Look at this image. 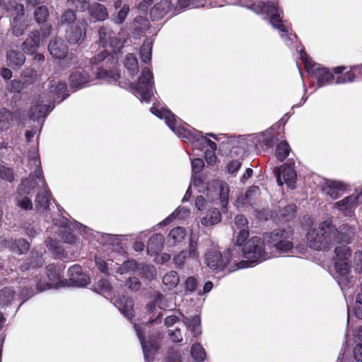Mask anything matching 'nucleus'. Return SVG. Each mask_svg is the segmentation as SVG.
Here are the masks:
<instances>
[{"label":"nucleus","mask_w":362,"mask_h":362,"mask_svg":"<svg viewBox=\"0 0 362 362\" xmlns=\"http://www.w3.org/2000/svg\"><path fill=\"white\" fill-rule=\"evenodd\" d=\"M355 234L354 228L342 225L338 230L330 219L322 222L318 228H311L307 233L308 245L315 250H325L336 243H349Z\"/></svg>","instance_id":"1"},{"label":"nucleus","mask_w":362,"mask_h":362,"mask_svg":"<svg viewBox=\"0 0 362 362\" xmlns=\"http://www.w3.org/2000/svg\"><path fill=\"white\" fill-rule=\"evenodd\" d=\"M205 263L214 270H223L228 267L229 272L246 268L247 264L240 261V247L233 246L223 254L217 249L209 250L204 257Z\"/></svg>","instance_id":"2"},{"label":"nucleus","mask_w":362,"mask_h":362,"mask_svg":"<svg viewBox=\"0 0 362 362\" xmlns=\"http://www.w3.org/2000/svg\"><path fill=\"white\" fill-rule=\"evenodd\" d=\"M150 111L156 117L164 119L168 127L182 139L183 141L192 143L195 147L201 132L194 128L187 129L182 126V121L177 119L176 116L169 110L152 107Z\"/></svg>","instance_id":"3"},{"label":"nucleus","mask_w":362,"mask_h":362,"mask_svg":"<svg viewBox=\"0 0 362 362\" xmlns=\"http://www.w3.org/2000/svg\"><path fill=\"white\" fill-rule=\"evenodd\" d=\"M240 251V261L247 264L246 267H252L271 257L265 251L263 241L256 236L250 238Z\"/></svg>","instance_id":"4"},{"label":"nucleus","mask_w":362,"mask_h":362,"mask_svg":"<svg viewBox=\"0 0 362 362\" xmlns=\"http://www.w3.org/2000/svg\"><path fill=\"white\" fill-rule=\"evenodd\" d=\"M153 75L149 68L142 69L137 83H131L134 95L139 99L148 102L153 95Z\"/></svg>","instance_id":"5"},{"label":"nucleus","mask_w":362,"mask_h":362,"mask_svg":"<svg viewBox=\"0 0 362 362\" xmlns=\"http://www.w3.org/2000/svg\"><path fill=\"white\" fill-rule=\"evenodd\" d=\"M292 232L290 229H277L270 233L268 243L271 247L275 248L279 255L292 253L293 244L291 241Z\"/></svg>","instance_id":"6"},{"label":"nucleus","mask_w":362,"mask_h":362,"mask_svg":"<svg viewBox=\"0 0 362 362\" xmlns=\"http://www.w3.org/2000/svg\"><path fill=\"white\" fill-rule=\"evenodd\" d=\"M300 55L305 69L309 74L316 77L317 83L320 86L329 83L334 79L333 74L327 69L313 62L304 49L300 50Z\"/></svg>","instance_id":"7"},{"label":"nucleus","mask_w":362,"mask_h":362,"mask_svg":"<svg viewBox=\"0 0 362 362\" xmlns=\"http://www.w3.org/2000/svg\"><path fill=\"white\" fill-rule=\"evenodd\" d=\"M52 221L54 225L59 226L57 233L61 235L60 240L69 244H73L75 243V236L69 230H68L67 227L65 226L67 223L66 218H62L60 220L59 223H58V221L56 219H53ZM57 238L54 239L49 237L46 239L45 243L49 250L55 253L57 255H59L62 254V250L59 246V240H57Z\"/></svg>","instance_id":"8"},{"label":"nucleus","mask_w":362,"mask_h":362,"mask_svg":"<svg viewBox=\"0 0 362 362\" xmlns=\"http://www.w3.org/2000/svg\"><path fill=\"white\" fill-rule=\"evenodd\" d=\"M199 258L198 238L194 235H192L189 238L188 250H182L175 255L173 258V262L175 267L177 269H182L185 264L191 261L197 262Z\"/></svg>","instance_id":"9"},{"label":"nucleus","mask_w":362,"mask_h":362,"mask_svg":"<svg viewBox=\"0 0 362 362\" xmlns=\"http://www.w3.org/2000/svg\"><path fill=\"white\" fill-rule=\"evenodd\" d=\"M29 165H34L35 167V170L33 174H31L28 178H25V180H28L30 181L29 185L33 187V190L35 188L42 189L46 187L47 185L42 175L41 162L37 149L30 151Z\"/></svg>","instance_id":"10"},{"label":"nucleus","mask_w":362,"mask_h":362,"mask_svg":"<svg viewBox=\"0 0 362 362\" xmlns=\"http://www.w3.org/2000/svg\"><path fill=\"white\" fill-rule=\"evenodd\" d=\"M336 255L335 269L341 278H346L351 268V250L349 247L339 246L334 250Z\"/></svg>","instance_id":"11"},{"label":"nucleus","mask_w":362,"mask_h":362,"mask_svg":"<svg viewBox=\"0 0 362 362\" xmlns=\"http://www.w3.org/2000/svg\"><path fill=\"white\" fill-rule=\"evenodd\" d=\"M262 10L270 15V23L281 33L282 37L288 36L291 34L290 27L285 25L281 21L277 7L274 1L268 0L267 2L263 3Z\"/></svg>","instance_id":"12"},{"label":"nucleus","mask_w":362,"mask_h":362,"mask_svg":"<svg viewBox=\"0 0 362 362\" xmlns=\"http://www.w3.org/2000/svg\"><path fill=\"white\" fill-rule=\"evenodd\" d=\"M229 187L228 185L221 180H214L207 188V196L211 197L212 201L219 200L222 209L227 206L228 203Z\"/></svg>","instance_id":"13"},{"label":"nucleus","mask_w":362,"mask_h":362,"mask_svg":"<svg viewBox=\"0 0 362 362\" xmlns=\"http://www.w3.org/2000/svg\"><path fill=\"white\" fill-rule=\"evenodd\" d=\"M360 204H362V192L347 196L335 202L334 208L346 216H352L355 209Z\"/></svg>","instance_id":"14"},{"label":"nucleus","mask_w":362,"mask_h":362,"mask_svg":"<svg viewBox=\"0 0 362 362\" xmlns=\"http://www.w3.org/2000/svg\"><path fill=\"white\" fill-rule=\"evenodd\" d=\"M87 22L78 20L66 30V38L70 44H80L86 37Z\"/></svg>","instance_id":"15"},{"label":"nucleus","mask_w":362,"mask_h":362,"mask_svg":"<svg viewBox=\"0 0 362 362\" xmlns=\"http://www.w3.org/2000/svg\"><path fill=\"white\" fill-rule=\"evenodd\" d=\"M274 173L277 183L279 186L286 184L288 187L293 189L295 187L296 180V173L291 164L287 163L280 168H276Z\"/></svg>","instance_id":"16"},{"label":"nucleus","mask_w":362,"mask_h":362,"mask_svg":"<svg viewBox=\"0 0 362 362\" xmlns=\"http://www.w3.org/2000/svg\"><path fill=\"white\" fill-rule=\"evenodd\" d=\"M112 31L106 26H102L98 30L99 43L105 49L110 47L112 52L116 53L122 46V41L113 36Z\"/></svg>","instance_id":"17"},{"label":"nucleus","mask_w":362,"mask_h":362,"mask_svg":"<svg viewBox=\"0 0 362 362\" xmlns=\"http://www.w3.org/2000/svg\"><path fill=\"white\" fill-rule=\"evenodd\" d=\"M259 194V188L257 186L250 187L245 194H240L235 200V205L240 211L254 209L255 199Z\"/></svg>","instance_id":"18"},{"label":"nucleus","mask_w":362,"mask_h":362,"mask_svg":"<svg viewBox=\"0 0 362 362\" xmlns=\"http://www.w3.org/2000/svg\"><path fill=\"white\" fill-rule=\"evenodd\" d=\"M54 107V104L51 101L48 103L45 97L39 96L35 100L30 108V117L34 120L44 118L53 110Z\"/></svg>","instance_id":"19"},{"label":"nucleus","mask_w":362,"mask_h":362,"mask_svg":"<svg viewBox=\"0 0 362 362\" xmlns=\"http://www.w3.org/2000/svg\"><path fill=\"white\" fill-rule=\"evenodd\" d=\"M234 235L237 234L236 245L240 247L249 236L248 221L243 215H238L235 217L233 226Z\"/></svg>","instance_id":"20"},{"label":"nucleus","mask_w":362,"mask_h":362,"mask_svg":"<svg viewBox=\"0 0 362 362\" xmlns=\"http://www.w3.org/2000/svg\"><path fill=\"white\" fill-rule=\"evenodd\" d=\"M28 180H23L18 188L16 202L18 206L25 210L31 209L33 203L31 200L25 194H29L33 191V187L29 185Z\"/></svg>","instance_id":"21"},{"label":"nucleus","mask_w":362,"mask_h":362,"mask_svg":"<svg viewBox=\"0 0 362 362\" xmlns=\"http://www.w3.org/2000/svg\"><path fill=\"white\" fill-rule=\"evenodd\" d=\"M347 185L341 181L326 180L322 185V192L336 199L341 197L346 190Z\"/></svg>","instance_id":"22"},{"label":"nucleus","mask_w":362,"mask_h":362,"mask_svg":"<svg viewBox=\"0 0 362 362\" xmlns=\"http://www.w3.org/2000/svg\"><path fill=\"white\" fill-rule=\"evenodd\" d=\"M134 329L136 332L137 337L140 340L142 346L144 356L146 360L151 361L153 359L156 352L158 349V344L156 341H145L141 329L139 326L134 324Z\"/></svg>","instance_id":"23"},{"label":"nucleus","mask_w":362,"mask_h":362,"mask_svg":"<svg viewBox=\"0 0 362 362\" xmlns=\"http://www.w3.org/2000/svg\"><path fill=\"white\" fill-rule=\"evenodd\" d=\"M69 281L71 286H85L89 281V277L82 272L81 266L75 264L69 269Z\"/></svg>","instance_id":"24"},{"label":"nucleus","mask_w":362,"mask_h":362,"mask_svg":"<svg viewBox=\"0 0 362 362\" xmlns=\"http://www.w3.org/2000/svg\"><path fill=\"white\" fill-rule=\"evenodd\" d=\"M93 80L86 70L75 71L69 76V84L75 90L83 88L86 84Z\"/></svg>","instance_id":"25"},{"label":"nucleus","mask_w":362,"mask_h":362,"mask_svg":"<svg viewBox=\"0 0 362 362\" xmlns=\"http://www.w3.org/2000/svg\"><path fill=\"white\" fill-rule=\"evenodd\" d=\"M48 50L50 54L59 59H62L68 54V47L62 38L55 37L52 39L48 45Z\"/></svg>","instance_id":"26"},{"label":"nucleus","mask_w":362,"mask_h":362,"mask_svg":"<svg viewBox=\"0 0 362 362\" xmlns=\"http://www.w3.org/2000/svg\"><path fill=\"white\" fill-rule=\"evenodd\" d=\"M40 42V33L37 30H33L29 33L27 38L22 44L23 50L27 53L32 54L35 53Z\"/></svg>","instance_id":"27"},{"label":"nucleus","mask_w":362,"mask_h":362,"mask_svg":"<svg viewBox=\"0 0 362 362\" xmlns=\"http://www.w3.org/2000/svg\"><path fill=\"white\" fill-rule=\"evenodd\" d=\"M113 303L118 310L129 320H131L133 315V300L127 296L112 299Z\"/></svg>","instance_id":"28"},{"label":"nucleus","mask_w":362,"mask_h":362,"mask_svg":"<svg viewBox=\"0 0 362 362\" xmlns=\"http://www.w3.org/2000/svg\"><path fill=\"white\" fill-rule=\"evenodd\" d=\"M171 0H160L151 9L150 16L153 21H158L163 18L171 9Z\"/></svg>","instance_id":"29"},{"label":"nucleus","mask_w":362,"mask_h":362,"mask_svg":"<svg viewBox=\"0 0 362 362\" xmlns=\"http://www.w3.org/2000/svg\"><path fill=\"white\" fill-rule=\"evenodd\" d=\"M86 10L88 12V15L98 21H104L109 17L106 7L97 2L89 4Z\"/></svg>","instance_id":"30"},{"label":"nucleus","mask_w":362,"mask_h":362,"mask_svg":"<svg viewBox=\"0 0 362 362\" xmlns=\"http://www.w3.org/2000/svg\"><path fill=\"white\" fill-rule=\"evenodd\" d=\"M4 246L9 248L13 252L18 255L26 252L30 248L29 243L24 239H18L15 241L13 240H4Z\"/></svg>","instance_id":"31"},{"label":"nucleus","mask_w":362,"mask_h":362,"mask_svg":"<svg viewBox=\"0 0 362 362\" xmlns=\"http://www.w3.org/2000/svg\"><path fill=\"white\" fill-rule=\"evenodd\" d=\"M51 200L50 192L47 187L40 189L35 197V207L38 211H45L49 208V202Z\"/></svg>","instance_id":"32"},{"label":"nucleus","mask_w":362,"mask_h":362,"mask_svg":"<svg viewBox=\"0 0 362 362\" xmlns=\"http://www.w3.org/2000/svg\"><path fill=\"white\" fill-rule=\"evenodd\" d=\"M25 62V57L23 53L14 49H10L6 52V63L12 68L21 66Z\"/></svg>","instance_id":"33"},{"label":"nucleus","mask_w":362,"mask_h":362,"mask_svg":"<svg viewBox=\"0 0 362 362\" xmlns=\"http://www.w3.org/2000/svg\"><path fill=\"white\" fill-rule=\"evenodd\" d=\"M164 246V237L162 234L157 233L153 235L148 240L147 251L151 256L154 253L161 251Z\"/></svg>","instance_id":"34"},{"label":"nucleus","mask_w":362,"mask_h":362,"mask_svg":"<svg viewBox=\"0 0 362 362\" xmlns=\"http://www.w3.org/2000/svg\"><path fill=\"white\" fill-rule=\"evenodd\" d=\"M221 221V214L219 209L214 208L208 211L207 214L201 220L204 226H210L218 223Z\"/></svg>","instance_id":"35"},{"label":"nucleus","mask_w":362,"mask_h":362,"mask_svg":"<svg viewBox=\"0 0 362 362\" xmlns=\"http://www.w3.org/2000/svg\"><path fill=\"white\" fill-rule=\"evenodd\" d=\"M10 13L11 21H29L28 16L25 13L23 4L16 2L11 5Z\"/></svg>","instance_id":"36"},{"label":"nucleus","mask_w":362,"mask_h":362,"mask_svg":"<svg viewBox=\"0 0 362 362\" xmlns=\"http://www.w3.org/2000/svg\"><path fill=\"white\" fill-rule=\"evenodd\" d=\"M96 78L102 79L107 83H112L117 81L119 78V75L116 70L107 71L103 69H98L96 74Z\"/></svg>","instance_id":"37"},{"label":"nucleus","mask_w":362,"mask_h":362,"mask_svg":"<svg viewBox=\"0 0 362 362\" xmlns=\"http://www.w3.org/2000/svg\"><path fill=\"white\" fill-rule=\"evenodd\" d=\"M153 41L151 39H146L140 48V57L144 63H148L151 61Z\"/></svg>","instance_id":"38"},{"label":"nucleus","mask_w":362,"mask_h":362,"mask_svg":"<svg viewBox=\"0 0 362 362\" xmlns=\"http://www.w3.org/2000/svg\"><path fill=\"white\" fill-rule=\"evenodd\" d=\"M179 282L180 276L175 271H170L163 277V284L170 290L175 288Z\"/></svg>","instance_id":"39"},{"label":"nucleus","mask_w":362,"mask_h":362,"mask_svg":"<svg viewBox=\"0 0 362 362\" xmlns=\"http://www.w3.org/2000/svg\"><path fill=\"white\" fill-rule=\"evenodd\" d=\"M124 66L129 75L135 76L139 71V64L136 57L133 54H128L125 57Z\"/></svg>","instance_id":"40"},{"label":"nucleus","mask_w":362,"mask_h":362,"mask_svg":"<svg viewBox=\"0 0 362 362\" xmlns=\"http://www.w3.org/2000/svg\"><path fill=\"white\" fill-rule=\"evenodd\" d=\"M29 21H11V31L16 37L23 35L28 28Z\"/></svg>","instance_id":"41"},{"label":"nucleus","mask_w":362,"mask_h":362,"mask_svg":"<svg viewBox=\"0 0 362 362\" xmlns=\"http://www.w3.org/2000/svg\"><path fill=\"white\" fill-rule=\"evenodd\" d=\"M291 148L287 141H283L280 142L275 151V156L279 161H284L288 156Z\"/></svg>","instance_id":"42"},{"label":"nucleus","mask_w":362,"mask_h":362,"mask_svg":"<svg viewBox=\"0 0 362 362\" xmlns=\"http://www.w3.org/2000/svg\"><path fill=\"white\" fill-rule=\"evenodd\" d=\"M189 214V211L185 208H177L168 217L165 218L160 224L161 226L168 225L173 220L177 218L183 219Z\"/></svg>","instance_id":"43"},{"label":"nucleus","mask_w":362,"mask_h":362,"mask_svg":"<svg viewBox=\"0 0 362 362\" xmlns=\"http://www.w3.org/2000/svg\"><path fill=\"white\" fill-rule=\"evenodd\" d=\"M186 235L185 230L182 227H177L170 230L168 234L169 240H173V245L181 243Z\"/></svg>","instance_id":"44"},{"label":"nucleus","mask_w":362,"mask_h":362,"mask_svg":"<svg viewBox=\"0 0 362 362\" xmlns=\"http://www.w3.org/2000/svg\"><path fill=\"white\" fill-rule=\"evenodd\" d=\"M94 291L98 293L103 294L106 298L111 297L112 288L107 279H102L97 283Z\"/></svg>","instance_id":"45"},{"label":"nucleus","mask_w":362,"mask_h":362,"mask_svg":"<svg viewBox=\"0 0 362 362\" xmlns=\"http://www.w3.org/2000/svg\"><path fill=\"white\" fill-rule=\"evenodd\" d=\"M49 11L46 6H40L34 11L35 21L38 24L45 23L47 21Z\"/></svg>","instance_id":"46"},{"label":"nucleus","mask_w":362,"mask_h":362,"mask_svg":"<svg viewBox=\"0 0 362 362\" xmlns=\"http://www.w3.org/2000/svg\"><path fill=\"white\" fill-rule=\"evenodd\" d=\"M258 141L262 143L267 147H271L273 145V141L275 138L273 129H269L262 132L258 136Z\"/></svg>","instance_id":"47"},{"label":"nucleus","mask_w":362,"mask_h":362,"mask_svg":"<svg viewBox=\"0 0 362 362\" xmlns=\"http://www.w3.org/2000/svg\"><path fill=\"white\" fill-rule=\"evenodd\" d=\"M13 119V114L6 110L0 112V129L1 130L7 129Z\"/></svg>","instance_id":"48"},{"label":"nucleus","mask_w":362,"mask_h":362,"mask_svg":"<svg viewBox=\"0 0 362 362\" xmlns=\"http://www.w3.org/2000/svg\"><path fill=\"white\" fill-rule=\"evenodd\" d=\"M185 323L187 325L194 337H198L201 334L200 317L197 315L192 318L187 319Z\"/></svg>","instance_id":"49"},{"label":"nucleus","mask_w":362,"mask_h":362,"mask_svg":"<svg viewBox=\"0 0 362 362\" xmlns=\"http://www.w3.org/2000/svg\"><path fill=\"white\" fill-rule=\"evenodd\" d=\"M50 93H54L57 95L55 98L59 99V95L62 93H64L66 90V84L63 81L52 80L50 81Z\"/></svg>","instance_id":"50"},{"label":"nucleus","mask_w":362,"mask_h":362,"mask_svg":"<svg viewBox=\"0 0 362 362\" xmlns=\"http://www.w3.org/2000/svg\"><path fill=\"white\" fill-rule=\"evenodd\" d=\"M15 292L11 288L6 287L0 291V305H4L11 303L14 298Z\"/></svg>","instance_id":"51"},{"label":"nucleus","mask_w":362,"mask_h":362,"mask_svg":"<svg viewBox=\"0 0 362 362\" xmlns=\"http://www.w3.org/2000/svg\"><path fill=\"white\" fill-rule=\"evenodd\" d=\"M192 357L198 361H202L205 358L206 354L204 348L199 344H194L191 349Z\"/></svg>","instance_id":"52"},{"label":"nucleus","mask_w":362,"mask_h":362,"mask_svg":"<svg viewBox=\"0 0 362 362\" xmlns=\"http://www.w3.org/2000/svg\"><path fill=\"white\" fill-rule=\"evenodd\" d=\"M137 269V263L135 260L131 259L124 262L122 266H120L117 272L123 274L130 272H134Z\"/></svg>","instance_id":"53"},{"label":"nucleus","mask_w":362,"mask_h":362,"mask_svg":"<svg viewBox=\"0 0 362 362\" xmlns=\"http://www.w3.org/2000/svg\"><path fill=\"white\" fill-rule=\"evenodd\" d=\"M129 12V6L124 5L122 8L118 10V11L113 14L115 23L117 24L122 23L125 21Z\"/></svg>","instance_id":"54"},{"label":"nucleus","mask_w":362,"mask_h":362,"mask_svg":"<svg viewBox=\"0 0 362 362\" xmlns=\"http://www.w3.org/2000/svg\"><path fill=\"white\" fill-rule=\"evenodd\" d=\"M77 21L75 13L71 10L66 11L60 18V23L62 25H68L69 27Z\"/></svg>","instance_id":"55"},{"label":"nucleus","mask_w":362,"mask_h":362,"mask_svg":"<svg viewBox=\"0 0 362 362\" xmlns=\"http://www.w3.org/2000/svg\"><path fill=\"white\" fill-rule=\"evenodd\" d=\"M205 146H207L210 148L209 151H216L217 148L216 143L204 136L201 132L200 136L199 137L197 144L195 145V148L204 147Z\"/></svg>","instance_id":"56"},{"label":"nucleus","mask_w":362,"mask_h":362,"mask_svg":"<svg viewBox=\"0 0 362 362\" xmlns=\"http://www.w3.org/2000/svg\"><path fill=\"white\" fill-rule=\"evenodd\" d=\"M0 177L8 182H12L14 179L13 170L10 168L0 165Z\"/></svg>","instance_id":"57"},{"label":"nucleus","mask_w":362,"mask_h":362,"mask_svg":"<svg viewBox=\"0 0 362 362\" xmlns=\"http://www.w3.org/2000/svg\"><path fill=\"white\" fill-rule=\"evenodd\" d=\"M110 58L113 59L112 56H110L107 49H103L98 55L94 56L90 59V64L95 65Z\"/></svg>","instance_id":"58"},{"label":"nucleus","mask_w":362,"mask_h":362,"mask_svg":"<svg viewBox=\"0 0 362 362\" xmlns=\"http://www.w3.org/2000/svg\"><path fill=\"white\" fill-rule=\"evenodd\" d=\"M203 0H177V6L180 8H185L190 5L194 6H200L204 5Z\"/></svg>","instance_id":"59"},{"label":"nucleus","mask_w":362,"mask_h":362,"mask_svg":"<svg viewBox=\"0 0 362 362\" xmlns=\"http://www.w3.org/2000/svg\"><path fill=\"white\" fill-rule=\"evenodd\" d=\"M23 88V83L18 80L11 81L8 86L7 89L12 93H19Z\"/></svg>","instance_id":"60"},{"label":"nucleus","mask_w":362,"mask_h":362,"mask_svg":"<svg viewBox=\"0 0 362 362\" xmlns=\"http://www.w3.org/2000/svg\"><path fill=\"white\" fill-rule=\"evenodd\" d=\"M46 270H47V274L48 279L50 281H56L59 278V273L56 269V267L54 264H49L46 267Z\"/></svg>","instance_id":"61"},{"label":"nucleus","mask_w":362,"mask_h":362,"mask_svg":"<svg viewBox=\"0 0 362 362\" xmlns=\"http://www.w3.org/2000/svg\"><path fill=\"white\" fill-rule=\"evenodd\" d=\"M197 286V281L193 276H189L185 282V288L186 291L193 292L196 290Z\"/></svg>","instance_id":"62"},{"label":"nucleus","mask_w":362,"mask_h":362,"mask_svg":"<svg viewBox=\"0 0 362 362\" xmlns=\"http://www.w3.org/2000/svg\"><path fill=\"white\" fill-rule=\"evenodd\" d=\"M192 173L196 174L200 173L204 165V160L201 158H194L192 160Z\"/></svg>","instance_id":"63"},{"label":"nucleus","mask_w":362,"mask_h":362,"mask_svg":"<svg viewBox=\"0 0 362 362\" xmlns=\"http://www.w3.org/2000/svg\"><path fill=\"white\" fill-rule=\"evenodd\" d=\"M354 314L358 319H362V298L360 294H358L354 305Z\"/></svg>","instance_id":"64"}]
</instances>
